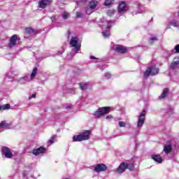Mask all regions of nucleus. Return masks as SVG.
<instances>
[{"label":"nucleus","mask_w":179,"mask_h":179,"mask_svg":"<svg viewBox=\"0 0 179 179\" xmlns=\"http://www.w3.org/2000/svg\"><path fill=\"white\" fill-rule=\"evenodd\" d=\"M10 108V105L8 103L1 106V110H9Z\"/></svg>","instance_id":"cd10ccee"},{"label":"nucleus","mask_w":179,"mask_h":179,"mask_svg":"<svg viewBox=\"0 0 179 179\" xmlns=\"http://www.w3.org/2000/svg\"><path fill=\"white\" fill-rule=\"evenodd\" d=\"M118 125L120 128H122L124 127H127V123L125 122L120 121L118 122Z\"/></svg>","instance_id":"2f4dec72"},{"label":"nucleus","mask_w":179,"mask_h":179,"mask_svg":"<svg viewBox=\"0 0 179 179\" xmlns=\"http://www.w3.org/2000/svg\"><path fill=\"white\" fill-rule=\"evenodd\" d=\"M90 59H97L94 56H90Z\"/></svg>","instance_id":"79ce46f5"},{"label":"nucleus","mask_w":179,"mask_h":179,"mask_svg":"<svg viewBox=\"0 0 179 179\" xmlns=\"http://www.w3.org/2000/svg\"><path fill=\"white\" fill-rule=\"evenodd\" d=\"M25 33L27 34H30L31 36H34L37 34V31L33 29V28L28 27L25 29Z\"/></svg>","instance_id":"4be33fe9"},{"label":"nucleus","mask_w":179,"mask_h":179,"mask_svg":"<svg viewBox=\"0 0 179 179\" xmlns=\"http://www.w3.org/2000/svg\"><path fill=\"white\" fill-rule=\"evenodd\" d=\"M113 2H114V0H106L105 6H110V5H112Z\"/></svg>","instance_id":"7c9ffc66"},{"label":"nucleus","mask_w":179,"mask_h":179,"mask_svg":"<svg viewBox=\"0 0 179 179\" xmlns=\"http://www.w3.org/2000/svg\"><path fill=\"white\" fill-rule=\"evenodd\" d=\"M113 48L115 51L119 52L120 54H125V52L128 51V49H127L125 46H122L121 45H113Z\"/></svg>","instance_id":"ddd939ff"},{"label":"nucleus","mask_w":179,"mask_h":179,"mask_svg":"<svg viewBox=\"0 0 179 179\" xmlns=\"http://www.w3.org/2000/svg\"><path fill=\"white\" fill-rule=\"evenodd\" d=\"M80 87L81 90H87V89H90L91 85L89 83H80Z\"/></svg>","instance_id":"412c9836"},{"label":"nucleus","mask_w":179,"mask_h":179,"mask_svg":"<svg viewBox=\"0 0 179 179\" xmlns=\"http://www.w3.org/2000/svg\"><path fill=\"white\" fill-rule=\"evenodd\" d=\"M127 169L132 171V170H134V166L131 164L127 162H122L120 164L119 167L115 170V172L117 173V174H122V173H124Z\"/></svg>","instance_id":"7ed1b4c3"},{"label":"nucleus","mask_w":179,"mask_h":179,"mask_svg":"<svg viewBox=\"0 0 179 179\" xmlns=\"http://www.w3.org/2000/svg\"><path fill=\"white\" fill-rule=\"evenodd\" d=\"M169 93V89L165 88L163 90L162 94H161V96H159V99H164V97H166V96H167V94Z\"/></svg>","instance_id":"393cba45"},{"label":"nucleus","mask_w":179,"mask_h":179,"mask_svg":"<svg viewBox=\"0 0 179 179\" xmlns=\"http://www.w3.org/2000/svg\"><path fill=\"white\" fill-rule=\"evenodd\" d=\"M62 18L64 20H66V19H69V17H71V14H69V13L66 12V11H64L62 15Z\"/></svg>","instance_id":"b1692460"},{"label":"nucleus","mask_w":179,"mask_h":179,"mask_svg":"<svg viewBox=\"0 0 179 179\" xmlns=\"http://www.w3.org/2000/svg\"><path fill=\"white\" fill-rule=\"evenodd\" d=\"M107 25H103L102 27V35L105 38L107 37H110V27H111V24H113V22L111 21H106Z\"/></svg>","instance_id":"0eeeda50"},{"label":"nucleus","mask_w":179,"mask_h":179,"mask_svg":"<svg viewBox=\"0 0 179 179\" xmlns=\"http://www.w3.org/2000/svg\"><path fill=\"white\" fill-rule=\"evenodd\" d=\"M104 77L106 78V79H110V78H111V74L110 73H106L104 74Z\"/></svg>","instance_id":"72a5a7b5"},{"label":"nucleus","mask_w":179,"mask_h":179,"mask_svg":"<svg viewBox=\"0 0 179 179\" xmlns=\"http://www.w3.org/2000/svg\"><path fill=\"white\" fill-rule=\"evenodd\" d=\"M66 110H70V108H72V106L71 105H69L66 107Z\"/></svg>","instance_id":"a19ab883"},{"label":"nucleus","mask_w":179,"mask_h":179,"mask_svg":"<svg viewBox=\"0 0 179 179\" xmlns=\"http://www.w3.org/2000/svg\"><path fill=\"white\" fill-rule=\"evenodd\" d=\"M93 171L95 173H103L107 170V165L104 164H98L93 166Z\"/></svg>","instance_id":"9d476101"},{"label":"nucleus","mask_w":179,"mask_h":179,"mask_svg":"<svg viewBox=\"0 0 179 179\" xmlns=\"http://www.w3.org/2000/svg\"><path fill=\"white\" fill-rule=\"evenodd\" d=\"M55 142V136H53L48 142V146L52 145Z\"/></svg>","instance_id":"a878e982"},{"label":"nucleus","mask_w":179,"mask_h":179,"mask_svg":"<svg viewBox=\"0 0 179 179\" xmlns=\"http://www.w3.org/2000/svg\"><path fill=\"white\" fill-rule=\"evenodd\" d=\"M52 22H57V18L55 17V16H52L50 17Z\"/></svg>","instance_id":"ea45409f"},{"label":"nucleus","mask_w":179,"mask_h":179,"mask_svg":"<svg viewBox=\"0 0 179 179\" xmlns=\"http://www.w3.org/2000/svg\"><path fill=\"white\" fill-rule=\"evenodd\" d=\"M64 51H65V50H64V48H62L61 51L58 52V55H62V54H64Z\"/></svg>","instance_id":"e433bc0d"},{"label":"nucleus","mask_w":179,"mask_h":179,"mask_svg":"<svg viewBox=\"0 0 179 179\" xmlns=\"http://www.w3.org/2000/svg\"><path fill=\"white\" fill-rule=\"evenodd\" d=\"M17 41V35L15 34V35L12 36L11 38H10L8 47L10 48H13V47H15V45H16Z\"/></svg>","instance_id":"2eb2a0df"},{"label":"nucleus","mask_w":179,"mask_h":179,"mask_svg":"<svg viewBox=\"0 0 179 179\" xmlns=\"http://www.w3.org/2000/svg\"><path fill=\"white\" fill-rule=\"evenodd\" d=\"M170 24L171 26H173V27H178L179 26L178 22L176 20H173L172 22H171Z\"/></svg>","instance_id":"c756f323"},{"label":"nucleus","mask_w":179,"mask_h":179,"mask_svg":"<svg viewBox=\"0 0 179 179\" xmlns=\"http://www.w3.org/2000/svg\"><path fill=\"white\" fill-rule=\"evenodd\" d=\"M106 119L107 120V121H111L113 120V115H108Z\"/></svg>","instance_id":"f704fd0d"},{"label":"nucleus","mask_w":179,"mask_h":179,"mask_svg":"<svg viewBox=\"0 0 179 179\" xmlns=\"http://www.w3.org/2000/svg\"><path fill=\"white\" fill-rule=\"evenodd\" d=\"M69 37H71V33L69 32Z\"/></svg>","instance_id":"37998d69"},{"label":"nucleus","mask_w":179,"mask_h":179,"mask_svg":"<svg viewBox=\"0 0 179 179\" xmlns=\"http://www.w3.org/2000/svg\"><path fill=\"white\" fill-rule=\"evenodd\" d=\"M127 10L128 8H127V4L125 3V2L122 1L121 3L119 4L118 12H120V13L122 12H127Z\"/></svg>","instance_id":"dca6fc26"},{"label":"nucleus","mask_w":179,"mask_h":179,"mask_svg":"<svg viewBox=\"0 0 179 179\" xmlns=\"http://www.w3.org/2000/svg\"><path fill=\"white\" fill-rule=\"evenodd\" d=\"M89 136H90V131H85L80 134L73 136V142H82V141H87V139H89Z\"/></svg>","instance_id":"20e7f679"},{"label":"nucleus","mask_w":179,"mask_h":179,"mask_svg":"<svg viewBox=\"0 0 179 179\" xmlns=\"http://www.w3.org/2000/svg\"><path fill=\"white\" fill-rule=\"evenodd\" d=\"M76 16H77V17H82L83 16V14H82V13H80V12H77Z\"/></svg>","instance_id":"c9c22d12"},{"label":"nucleus","mask_w":179,"mask_h":179,"mask_svg":"<svg viewBox=\"0 0 179 179\" xmlns=\"http://www.w3.org/2000/svg\"><path fill=\"white\" fill-rule=\"evenodd\" d=\"M173 150V141H168L164 146V150L163 151L164 153L166 155H169V153H171Z\"/></svg>","instance_id":"f8f14e48"},{"label":"nucleus","mask_w":179,"mask_h":179,"mask_svg":"<svg viewBox=\"0 0 179 179\" xmlns=\"http://www.w3.org/2000/svg\"><path fill=\"white\" fill-rule=\"evenodd\" d=\"M108 113H110V107L99 108L94 112V117H95V118H100V117H103V115H106V114H108Z\"/></svg>","instance_id":"423d86ee"},{"label":"nucleus","mask_w":179,"mask_h":179,"mask_svg":"<svg viewBox=\"0 0 179 179\" xmlns=\"http://www.w3.org/2000/svg\"><path fill=\"white\" fill-rule=\"evenodd\" d=\"M86 0H83V2H85Z\"/></svg>","instance_id":"c03bdc74"},{"label":"nucleus","mask_w":179,"mask_h":179,"mask_svg":"<svg viewBox=\"0 0 179 179\" xmlns=\"http://www.w3.org/2000/svg\"><path fill=\"white\" fill-rule=\"evenodd\" d=\"M1 153L2 155H3V156H5V157H7V159H12V157H13V154L12 153V151L8 147H2Z\"/></svg>","instance_id":"9b49d317"},{"label":"nucleus","mask_w":179,"mask_h":179,"mask_svg":"<svg viewBox=\"0 0 179 179\" xmlns=\"http://www.w3.org/2000/svg\"><path fill=\"white\" fill-rule=\"evenodd\" d=\"M146 117V112L145 110L142 111L138 116V119L137 121V128L138 129H141L143 127V124H145V117Z\"/></svg>","instance_id":"1a4fd4ad"},{"label":"nucleus","mask_w":179,"mask_h":179,"mask_svg":"<svg viewBox=\"0 0 179 179\" xmlns=\"http://www.w3.org/2000/svg\"><path fill=\"white\" fill-rule=\"evenodd\" d=\"M44 152H45V148L41 147L39 148L34 149L32 153L34 156H38V155L44 153Z\"/></svg>","instance_id":"f3484780"},{"label":"nucleus","mask_w":179,"mask_h":179,"mask_svg":"<svg viewBox=\"0 0 179 179\" xmlns=\"http://www.w3.org/2000/svg\"><path fill=\"white\" fill-rule=\"evenodd\" d=\"M172 52H175V54H179V44L174 47V48L172 50Z\"/></svg>","instance_id":"bb28decb"},{"label":"nucleus","mask_w":179,"mask_h":179,"mask_svg":"<svg viewBox=\"0 0 179 179\" xmlns=\"http://www.w3.org/2000/svg\"><path fill=\"white\" fill-rule=\"evenodd\" d=\"M31 99H36V94H33L31 96L29 97V100H31Z\"/></svg>","instance_id":"58836bf2"},{"label":"nucleus","mask_w":179,"mask_h":179,"mask_svg":"<svg viewBox=\"0 0 179 179\" xmlns=\"http://www.w3.org/2000/svg\"><path fill=\"white\" fill-rule=\"evenodd\" d=\"M37 68L35 67L33 69L30 76H29V74H26L24 76L19 78L17 82L21 85L24 84V82H31V80H33L36 78V75H37Z\"/></svg>","instance_id":"f03ea898"},{"label":"nucleus","mask_w":179,"mask_h":179,"mask_svg":"<svg viewBox=\"0 0 179 179\" xmlns=\"http://www.w3.org/2000/svg\"><path fill=\"white\" fill-rule=\"evenodd\" d=\"M0 111H1V106H0Z\"/></svg>","instance_id":"a18cd8bd"},{"label":"nucleus","mask_w":179,"mask_h":179,"mask_svg":"<svg viewBox=\"0 0 179 179\" xmlns=\"http://www.w3.org/2000/svg\"><path fill=\"white\" fill-rule=\"evenodd\" d=\"M178 65H179V57H175L173 59V61L171 64L170 68L171 69H176V68H177Z\"/></svg>","instance_id":"6ab92c4d"},{"label":"nucleus","mask_w":179,"mask_h":179,"mask_svg":"<svg viewBox=\"0 0 179 179\" xmlns=\"http://www.w3.org/2000/svg\"><path fill=\"white\" fill-rule=\"evenodd\" d=\"M155 41H157V38L156 36H151L149 39V42L150 44H153Z\"/></svg>","instance_id":"c85d7f7f"},{"label":"nucleus","mask_w":179,"mask_h":179,"mask_svg":"<svg viewBox=\"0 0 179 179\" xmlns=\"http://www.w3.org/2000/svg\"><path fill=\"white\" fill-rule=\"evenodd\" d=\"M137 7L139 8V9H142V8L143 7V5H142V3H138L137 4Z\"/></svg>","instance_id":"4c0bfd02"},{"label":"nucleus","mask_w":179,"mask_h":179,"mask_svg":"<svg viewBox=\"0 0 179 179\" xmlns=\"http://www.w3.org/2000/svg\"><path fill=\"white\" fill-rule=\"evenodd\" d=\"M151 158L158 164L163 163V158L159 155H152Z\"/></svg>","instance_id":"a211bd4d"},{"label":"nucleus","mask_w":179,"mask_h":179,"mask_svg":"<svg viewBox=\"0 0 179 179\" xmlns=\"http://www.w3.org/2000/svg\"><path fill=\"white\" fill-rule=\"evenodd\" d=\"M70 45L73 47V52L71 54V56L69 55H67L66 58L67 59H72V57H75L76 54L78 53V51H80V43H79V38L78 36H71L70 39Z\"/></svg>","instance_id":"f257e3e1"},{"label":"nucleus","mask_w":179,"mask_h":179,"mask_svg":"<svg viewBox=\"0 0 179 179\" xmlns=\"http://www.w3.org/2000/svg\"><path fill=\"white\" fill-rule=\"evenodd\" d=\"M178 65H179V57H175L173 59V61L171 64L170 68L171 69H176V68H177Z\"/></svg>","instance_id":"aec40b11"},{"label":"nucleus","mask_w":179,"mask_h":179,"mask_svg":"<svg viewBox=\"0 0 179 179\" xmlns=\"http://www.w3.org/2000/svg\"><path fill=\"white\" fill-rule=\"evenodd\" d=\"M12 124L6 122V121H2L0 123V128H9Z\"/></svg>","instance_id":"5701e85b"},{"label":"nucleus","mask_w":179,"mask_h":179,"mask_svg":"<svg viewBox=\"0 0 179 179\" xmlns=\"http://www.w3.org/2000/svg\"><path fill=\"white\" fill-rule=\"evenodd\" d=\"M97 6V1L92 0L90 2L88 6L85 9L87 15H92V12H94V9Z\"/></svg>","instance_id":"6e6552de"},{"label":"nucleus","mask_w":179,"mask_h":179,"mask_svg":"<svg viewBox=\"0 0 179 179\" xmlns=\"http://www.w3.org/2000/svg\"><path fill=\"white\" fill-rule=\"evenodd\" d=\"M51 4V0H41L38 3V8L41 9H45L47 6H50Z\"/></svg>","instance_id":"4468645a"},{"label":"nucleus","mask_w":179,"mask_h":179,"mask_svg":"<svg viewBox=\"0 0 179 179\" xmlns=\"http://www.w3.org/2000/svg\"><path fill=\"white\" fill-rule=\"evenodd\" d=\"M159 73V69L156 68V66H150L148 67L145 73H144V78L145 79H148L149 76H155V75H157Z\"/></svg>","instance_id":"39448f33"},{"label":"nucleus","mask_w":179,"mask_h":179,"mask_svg":"<svg viewBox=\"0 0 179 179\" xmlns=\"http://www.w3.org/2000/svg\"><path fill=\"white\" fill-rule=\"evenodd\" d=\"M114 12H115L114 10H109L107 11L108 16H113L114 15Z\"/></svg>","instance_id":"473e14b6"},{"label":"nucleus","mask_w":179,"mask_h":179,"mask_svg":"<svg viewBox=\"0 0 179 179\" xmlns=\"http://www.w3.org/2000/svg\"><path fill=\"white\" fill-rule=\"evenodd\" d=\"M148 1H152V0H148Z\"/></svg>","instance_id":"49530a36"}]
</instances>
